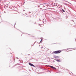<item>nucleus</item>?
Returning <instances> with one entry per match:
<instances>
[{
	"instance_id": "f257e3e1",
	"label": "nucleus",
	"mask_w": 76,
	"mask_h": 76,
	"mask_svg": "<svg viewBox=\"0 0 76 76\" xmlns=\"http://www.w3.org/2000/svg\"><path fill=\"white\" fill-rule=\"evenodd\" d=\"M61 53V51L60 50H57L53 52V53H54V54H58L59 53Z\"/></svg>"
},
{
	"instance_id": "f03ea898",
	"label": "nucleus",
	"mask_w": 76,
	"mask_h": 76,
	"mask_svg": "<svg viewBox=\"0 0 76 76\" xmlns=\"http://www.w3.org/2000/svg\"><path fill=\"white\" fill-rule=\"evenodd\" d=\"M28 64H29L30 66H33V67H35V66L34 65L30 63H28Z\"/></svg>"
},
{
	"instance_id": "7ed1b4c3",
	"label": "nucleus",
	"mask_w": 76,
	"mask_h": 76,
	"mask_svg": "<svg viewBox=\"0 0 76 76\" xmlns=\"http://www.w3.org/2000/svg\"><path fill=\"white\" fill-rule=\"evenodd\" d=\"M56 60L57 62H60V61H61L60 60L58 59H56Z\"/></svg>"
},
{
	"instance_id": "20e7f679",
	"label": "nucleus",
	"mask_w": 76,
	"mask_h": 76,
	"mask_svg": "<svg viewBox=\"0 0 76 76\" xmlns=\"http://www.w3.org/2000/svg\"><path fill=\"white\" fill-rule=\"evenodd\" d=\"M49 67H51V68H52L53 69H56L53 66H49Z\"/></svg>"
},
{
	"instance_id": "39448f33",
	"label": "nucleus",
	"mask_w": 76,
	"mask_h": 76,
	"mask_svg": "<svg viewBox=\"0 0 76 76\" xmlns=\"http://www.w3.org/2000/svg\"><path fill=\"white\" fill-rule=\"evenodd\" d=\"M49 67H51V68H52L53 69H56L53 66H49Z\"/></svg>"
},
{
	"instance_id": "423d86ee",
	"label": "nucleus",
	"mask_w": 76,
	"mask_h": 76,
	"mask_svg": "<svg viewBox=\"0 0 76 76\" xmlns=\"http://www.w3.org/2000/svg\"><path fill=\"white\" fill-rule=\"evenodd\" d=\"M55 58H56V59H57L58 58H59V57H58V56H56L55 57Z\"/></svg>"
},
{
	"instance_id": "0eeeda50",
	"label": "nucleus",
	"mask_w": 76,
	"mask_h": 76,
	"mask_svg": "<svg viewBox=\"0 0 76 76\" xmlns=\"http://www.w3.org/2000/svg\"><path fill=\"white\" fill-rule=\"evenodd\" d=\"M62 11L63 12H65V11H64V10L63 9H62Z\"/></svg>"
},
{
	"instance_id": "6e6552de",
	"label": "nucleus",
	"mask_w": 76,
	"mask_h": 76,
	"mask_svg": "<svg viewBox=\"0 0 76 76\" xmlns=\"http://www.w3.org/2000/svg\"><path fill=\"white\" fill-rule=\"evenodd\" d=\"M42 39L41 40V41H40V42H42Z\"/></svg>"
},
{
	"instance_id": "1a4fd4ad",
	"label": "nucleus",
	"mask_w": 76,
	"mask_h": 76,
	"mask_svg": "<svg viewBox=\"0 0 76 76\" xmlns=\"http://www.w3.org/2000/svg\"><path fill=\"white\" fill-rule=\"evenodd\" d=\"M43 7H45V5H44Z\"/></svg>"
},
{
	"instance_id": "9d476101",
	"label": "nucleus",
	"mask_w": 76,
	"mask_h": 76,
	"mask_svg": "<svg viewBox=\"0 0 76 76\" xmlns=\"http://www.w3.org/2000/svg\"><path fill=\"white\" fill-rule=\"evenodd\" d=\"M23 11H25V10H23Z\"/></svg>"
},
{
	"instance_id": "9b49d317",
	"label": "nucleus",
	"mask_w": 76,
	"mask_h": 76,
	"mask_svg": "<svg viewBox=\"0 0 76 76\" xmlns=\"http://www.w3.org/2000/svg\"><path fill=\"white\" fill-rule=\"evenodd\" d=\"M48 5H47V6Z\"/></svg>"
}]
</instances>
